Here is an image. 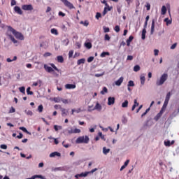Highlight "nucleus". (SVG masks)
Masks as SVG:
<instances>
[{
  "label": "nucleus",
  "instance_id": "nucleus-38",
  "mask_svg": "<svg viewBox=\"0 0 179 179\" xmlns=\"http://www.w3.org/2000/svg\"><path fill=\"white\" fill-rule=\"evenodd\" d=\"M81 131L80 129H74L73 131H71V133L73 134H80Z\"/></svg>",
  "mask_w": 179,
  "mask_h": 179
},
{
  "label": "nucleus",
  "instance_id": "nucleus-2",
  "mask_svg": "<svg viewBox=\"0 0 179 179\" xmlns=\"http://www.w3.org/2000/svg\"><path fill=\"white\" fill-rule=\"evenodd\" d=\"M169 75L167 73H164L160 78L156 82L157 86H162L167 80Z\"/></svg>",
  "mask_w": 179,
  "mask_h": 179
},
{
  "label": "nucleus",
  "instance_id": "nucleus-45",
  "mask_svg": "<svg viewBox=\"0 0 179 179\" xmlns=\"http://www.w3.org/2000/svg\"><path fill=\"white\" fill-rule=\"evenodd\" d=\"M31 88L30 87H29L27 89V94H30L31 96L33 94V92L30 91Z\"/></svg>",
  "mask_w": 179,
  "mask_h": 179
},
{
  "label": "nucleus",
  "instance_id": "nucleus-47",
  "mask_svg": "<svg viewBox=\"0 0 179 179\" xmlns=\"http://www.w3.org/2000/svg\"><path fill=\"white\" fill-rule=\"evenodd\" d=\"M43 105H40V106L38 107V110L39 111V113H43Z\"/></svg>",
  "mask_w": 179,
  "mask_h": 179
},
{
  "label": "nucleus",
  "instance_id": "nucleus-3",
  "mask_svg": "<svg viewBox=\"0 0 179 179\" xmlns=\"http://www.w3.org/2000/svg\"><path fill=\"white\" fill-rule=\"evenodd\" d=\"M170 97H171V92H168L164 102L163 108H166L169 101H170Z\"/></svg>",
  "mask_w": 179,
  "mask_h": 179
},
{
  "label": "nucleus",
  "instance_id": "nucleus-61",
  "mask_svg": "<svg viewBox=\"0 0 179 179\" xmlns=\"http://www.w3.org/2000/svg\"><path fill=\"white\" fill-rule=\"evenodd\" d=\"M154 54L155 56L159 55V50L157 49L154 50Z\"/></svg>",
  "mask_w": 179,
  "mask_h": 179
},
{
  "label": "nucleus",
  "instance_id": "nucleus-25",
  "mask_svg": "<svg viewBox=\"0 0 179 179\" xmlns=\"http://www.w3.org/2000/svg\"><path fill=\"white\" fill-rule=\"evenodd\" d=\"M106 93H108V90L106 87H103V90L101 91V94H106Z\"/></svg>",
  "mask_w": 179,
  "mask_h": 179
},
{
  "label": "nucleus",
  "instance_id": "nucleus-50",
  "mask_svg": "<svg viewBox=\"0 0 179 179\" xmlns=\"http://www.w3.org/2000/svg\"><path fill=\"white\" fill-rule=\"evenodd\" d=\"M15 111H16V109H15V108H13V106H11L10 108L9 113H15Z\"/></svg>",
  "mask_w": 179,
  "mask_h": 179
},
{
  "label": "nucleus",
  "instance_id": "nucleus-28",
  "mask_svg": "<svg viewBox=\"0 0 179 179\" xmlns=\"http://www.w3.org/2000/svg\"><path fill=\"white\" fill-rule=\"evenodd\" d=\"M103 155H107L108 153H110V149H107L106 147H103Z\"/></svg>",
  "mask_w": 179,
  "mask_h": 179
},
{
  "label": "nucleus",
  "instance_id": "nucleus-27",
  "mask_svg": "<svg viewBox=\"0 0 179 179\" xmlns=\"http://www.w3.org/2000/svg\"><path fill=\"white\" fill-rule=\"evenodd\" d=\"M19 90L21 93H22L23 94H26V88L24 87H20L19 88Z\"/></svg>",
  "mask_w": 179,
  "mask_h": 179
},
{
  "label": "nucleus",
  "instance_id": "nucleus-42",
  "mask_svg": "<svg viewBox=\"0 0 179 179\" xmlns=\"http://www.w3.org/2000/svg\"><path fill=\"white\" fill-rule=\"evenodd\" d=\"M94 60V57L91 56V57H88L87 62H89V63L93 62Z\"/></svg>",
  "mask_w": 179,
  "mask_h": 179
},
{
  "label": "nucleus",
  "instance_id": "nucleus-35",
  "mask_svg": "<svg viewBox=\"0 0 179 179\" xmlns=\"http://www.w3.org/2000/svg\"><path fill=\"white\" fill-rule=\"evenodd\" d=\"M17 59V57L15 56L13 59H10V58H7L6 61L7 62H13V61H16Z\"/></svg>",
  "mask_w": 179,
  "mask_h": 179
},
{
  "label": "nucleus",
  "instance_id": "nucleus-1",
  "mask_svg": "<svg viewBox=\"0 0 179 179\" xmlns=\"http://www.w3.org/2000/svg\"><path fill=\"white\" fill-rule=\"evenodd\" d=\"M90 141V138H89V136H83L78 137L76 139V143H89Z\"/></svg>",
  "mask_w": 179,
  "mask_h": 179
},
{
  "label": "nucleus",
  "instance_id": "nucleus-30",
  "mask_svg": "<svg viewBox=\"0 0 179 179\" xmlns=\"http://www.w3.org/2000/svg\"><path fill=\"white\" fill-rule=\"evenodd\" d=\"M128 87H134L135 86V83L132 80H129L127 85Z\"/></svg>",
  "mask_w": 179,
  "mask_h": 179
},
{
  "label": "nucleus",
  "instance_id": "nucleus-52",
  "mask_svg": "<svg viewBox=\"0 0 179 179\" xmlns=\"http://www.w3.org/2000/svg\"><path fill=\"white\" fill-rule=\"evenodd\" d=\"M100 17H101V13H96V19L99 20V19H100Z\"/></svg>",
  "mask_w": 179,
  "mask_h": 179
},
{
  "label": "nucleus",
  "instance_id": "nucleus-9",
  "mask_svg": "<svg viewBox=\"0 0 179 179\" xmlns=\"http://www.w3.org/2000/svg\"><path fill=\"white\" fill-rule=\"evenodd\" d=\"M44 69L46 71V72H48L49 73H51V72H54V69L48 66V65L47 64H44Z\"/></svg>",
  "mask_w": 179,
  "mask_h": 179
},
{
  "label": "nucleus",
  "instance_id": "nucleus-19",
  "mask_svg": "<svg viewBox=\"0 0 179 179\" xmlns=\"http://www.w3.org/2000/svg\"><path fill=\"white\" fill-rule=\"evenodd\" d=\"M50 33H52V34H55V36H58V30L55 28L51 29Z\"/></svg>",
  "mask_w": 179,
  "mask_h": 179
},
{
  "label": "nucleus",
  "instance_id": "nucleus-31",
  "mask_svg": "<svg viewBox=\"0 0 179 179\" xmlns=\"http://www.w3.org/2000/svg\"><path fill=\"white\" fill-rule=\"evenodd\" d=\"M41 80H38L37 82L33 83L32 86H38V85H41Z\"/></svg>",
  "mask_w": 179,
  "mask_h": 179
},
{
  "label": "nucleus",
  "instance_id": "nucleus-8",
  "mask_svg": "<svg viewBox=\"0 0 179 179\" xmlns=\"http://www.w3.org/2000/svg\"><path fill=\"white\" fill-rule=\"evenodd\" d=\"M90 174V172H85V173H81L80 174H76L75 176L76 178H79V177H87Z\"/></svg>",
  "mask_w": 179,
  "mask_h": 179
},
{
  "label": "nucleus",
  "instance_id": "nucleus-6",
  "mask_svg": "<svg viewBox=\"0 0 179 179\" xmlns=\"http://www.w3.org/2000/svg\"><path fill=\"white\" fill-rule=\"evenodd\" d=\"M23 10H33V6L31 4H24L22 6Z\"/></svg>",
  "mask_w": 179,
  "mask_h": 179
},
{
  "label": "nucleus",
  "instance_id": "nucleus-20",
  "mask_svg": "<svg viewBox=\"0 0 179 179\" xmlns=\"http://www.w3.org/2000/svg\"><path fill=\"white\" fill-rule=\"evenodd\" d=\"M85 62H86V59H80L78 60L77 62V65H81V64H85Z\"/></svg>",
  "mask_w": 179,
  "mask_h": 179
},
{
  "label": "nucleus",
  "instance_id": "nucleus-13",
  "mask_svg": "<svg viewBox=\"0 0 179 179\" xmlns=\"http://www.w3.org/2000/svg\"><path fill=\"white\" fill-rule=\"evenodd\" d=\"M155 19H152V24H151V31L150 34H153L155 33Z\"/></svg>",
  "mask_w": 179,
  "mask_h": 179
},
{
  "label": "nucleus",
  "instance_id": "nucleus-63",
  "mask_svg": "<svg viewBox=\"0 0 179 179\" xmlns=\"http://www.w3.org/2000/svg\"><path fill=\"white\" fill-rule=\"evenodd\" d=\"M17 138L18 139H22L23 138V134L22 133H20L18 136H17Z\"/></svg>",
  "mask_w": 179,
  "mask_h": 179
},
{
  "label": "nucleus",
  "instance_id": "nucleus-32",
  "mask_svg": "<svg viewBox=\"0 0 179 179\" xmlns=\"http://www.w3.org/2000/svg\"><path fill=\"white\" fill-rule=\"evenodd\" d=\"M134 72H138V71H141V66L139 65H136L134 67Z\"/></svg>",
  "mask_w": 179,
  "mask_h": 179
},
{
  "label": "nucleus",
  "instance_id": "nucleus-36",
  "mask_svg": "<svg viewBox=\"0 0 179 179\" xmlns=\"http://www.w3.org/2000/svg\"><path fill=\"white\" fill-rule=\"evenodd\" d=\"M50 66H52V69H55V71H57V72H59V69L55 66L54 64H50Z\"/></svg>",
  "mask_w": 179,
  "mask_h": 179
},
{
  "label": "nucleus",
  "instance_id": "nucleus-17",
  "mask_svg": "<svg viewBox=\"0 0 179 179\" xmlns=\"http://www.w3.org/2000/svg\"><path fill=\"white\" fill-rule=\"evenodd\" d=\"M84 45L85 48H87V50H90V48H92V43H90V42L85 43Z\"/></svg>",
  "mask_w": 179,
  "mask_h": 179
},
{
  "label": "nucleus",
  "instance_id": "nucleus-64",
  "mask_svg": "<svg viewBox=\"0 0 179 179\" xmlns=\"http://www.w3.org/2000/svg\"><path fill=\"white\" fill-rule=\"evenodd\" d=\"M59 16H62L64 17V16H65V13H64L62 11H59Z\"/></svg>",
  "mask_w": 179,
  "mask_h": 179
},
{
  "label": "nucleus",
  "instance_id": "nucleus-22",
  "mask_svg": "<svg viewBox=\"0 0 179 179\" xmlns=\"http://www.w3.org/2000/svg\"><path fill=\"white\" fill-rule=\"evenodd\" d=\"M166 12H167V8H166V6H163L162 7V10H161L162 15H164L165 13H166Z\"/></svg>",
  "mask_w": 179,
  "mask_h": 179
},
{
  "label": "nucleus",
  "instance_id": "nucleus-23",
  "mask_svg": "<svg viewBox=\"0 0 179 179\" xmlns=\"http://www.w3.org/2000/svg\"><path fill=\"white\" fill-rule=\"evenodd\" d=\"M128 100H125L122 103V108H127L128 107Z\"/></svg>",
  "mask_w": 179,
  "mask_h": 179
},
{
  "label": "nucleus",
  "instance_id": "nucleus-34",
  "mask_svg": "<svg viewBox=\"0 0 179 179\" xmlns=\"http://www.w3.org/2000/svg\"><path fill=\"white\" fill-rule=\"evenodd\" d=\"M162 117V115L159 113H157V115L154 117L155 121H159L160 118Z\"/></svg>",
  "mask_w": 179,
  "mask_h": 179
},
{
  "label": "nucleus",
  "instance_id": "nucleus-29",
  "mask_svg": "<svg viewBox=\"0 0 179 179\" xmlns=\"http://www.w3.org/2000/svg\"><path fill=\"white\" fill-rule=\"evenodd\" d=\"M140 80H141V85H145V80H146V79L144 76H141L140 77Z\"/></svg>",
  "mask_w": 179,
  "mask_h": 179
},
{
  "label": "nucleus",
  "instance_id": "nucleus-18",
  "mask_svg": "<svg viewBox=\"0 0 179 179\" xmlns=\"http://www.w3.org/2000/svg\"><path fill=\"white\" fill-rule=\"evenodd\" d=\"M141 38L142 40H145L146 38V29H145L142 31Z\"/></svg>",
  "mask_w": 179,
  "mask_h": 179
},
{
  "label": "nucleus",
  "instance_id": "nucleus-60",
  "mask_svg": "<svg viewBox=\"0 0 179 179\" xmlns=\"http://www.w3.org/2000/svg\"><path fill=\"white\" fill-rule=\"evenodd\" d=\"M165 146H170V141H164Z\"/></svg>",
  "mask_w": 179,
  "mask_h": 179
},
{
  "label": "nucleus",
  "instance_id": "nucleus-24",
  "mask_svg": "<svg viewBox=\"0 0 179 179\" xmlns=\"http://www.w3.org/2000/svg\"><path fill=\"white\" fill-rule=\"evenodd\" d=\"M20 129L21 131H23V132H26V134H28L29 135H31V134L30 132H29V131H27V129H26V127H20Z\"/></svg>",
  "mask_w": 179,
  "mask_h": 179
},
{
  "label": "nucleus",
  "instance_id": "nucleus-57",
  "mask_svg": "<svg viewBox=\"0 0 179 179\" xmlns=\"http://www.w3.org/2000/svg\"><path fill=\"white\" fill-rule=\"evenodd\" d=\"M164 110H166V108L162 107V108L159 111V114H160L161 115H163V113H164Z\"/></svg>",
  "mask_w": 179,
  "mask_h": 179
},
{
  "label": "nucleus",
  "instance_id": "nucleus-44",
  "mask_svg": "<svg viewBox=\"0 0 179 179\" xmlns=\"http://www.w3.org/2000/svg\"><path fill=\"white\" fill-rule=\"evenodd\" d=\"M54 129H55V131H58V129H62V126L55 125Z\"/></svg>",
  "mask_w": 179,
  "mask_h": 179
},
{
  "label": "nucleus",
  "instance_id": "nucleus-39",
  "mask_svg": "<svg viewBox=\"0 0 179 179\" xmlns=\"http://www.w3.org/2000/svg\"><path fill=\"white\" fill-rule=\"evenodd\" d=\"M103 30L104 33H109L110 32V28L107 27H103Z\"/></svg>",
  "mask_w": 179,
  "mask_h": 179
},
{
  "label": "nucleus",
  "instance_id": "nucleus-58",
  "mask_svg": "<svg viewBox=\"0 0 179 179\" xmlns=\"http://www.w3.org/2000/svg\"><path fill=\"white\" fill-rule=\"evenodd\" d=\"M145 7L147 8V10H150V3H147Z\"/></svg>",
  "mask_w": 179,
  "mask_h": 179
},
{
  "label": "nucleus",
  "instance_id": "nucleus-26",
  "mask_svg": "<svg viewBox=\"0 0 179 179\" xmlns=\"http://www.w3.org/2000/svg\"><path fill=\"white\" fill-rule=\"evenodd\" d=\"M80 24H83V26H85V27H87L89 26V21L85 20V21H81Z\"/></svg>",
  "mask_w": 179,
  "mask_h": 179
},
{
  "label": "nucleus",
  "instance_id": "nucleus-33",
  "mask_svg": "<svg viewBox=\"0 0 179 179\" xmlns=\"http://www.w3.org/2000/svg\"><path fill=\"white\" fill-rule=\"evenodd\" d=\"M106 55H110V52H103L101 54L100 57H101V58H104V57H106Z\"/></svg>",
  "mask_w": 179,
  "mask_h": 179
},
{
  "label": "nucleus",
  "instance_id": "nucleus-41",
  "mask_svg": "<svg viewBox=\"0 0 179 179\" xmlns=\"http://www.w3.org/2000/svg\"><path fill=\"white\" fill-rule=\"evenodd\" d=\"M62 117H65V115H67L65 108H62Z\"/></svg>",
  "mask_w": 179,
  "mask_h": 179
},
{
  "label": "nucleus",
  "instance_id": "nucleus-12",
  "mask_svg": "<svg viewBox=\"0 0 179 179\" xmlns=\"http://www.w3.org/2000/svg\"><path fill=\"white\" fill-rule=\"evenodd\" d=\"M122 82H124V77H120L117 81H115L116 86H121Z\"/></svg>",
  "mask_w": 179,
  "mask_h": 179
},
{
  "label": "nucleus",
  "instance_id": "nucleus-11",
  "mask_svg": "<svg viewBox=\"0 0 179 179\" xmlns=\"http://www.w3.org/2000/svg\"><path fill=\"white\" fill-rule=\"evenodd\" d=\"M65 88L66 89H69V90H71V89H76V85H75V84H66L65 85Z\"/></svg>",
  "mask_w": 179,
  "mask_h": 179
},
{
  "label": "nucleus",
  "instance_id": "nucleus-7",
  "mask_svg": "<svg viewBox=\"0 0 179 179\" xmlns=\"http://www.w3.org/2000/svg\"><path fill=\"white\" fill-rule=\"evenodd\" d=\"M115 103V97H108V106H113Z\"/></svg>",
  "mask_w": 179,
  "mask_h": 179
},
{
  "label": "nucleus",
  "instance_id": "nucleus-15",
  "mask_svg": "<svg viewBox=\"0 0 179 179\" xmlns=\"http://www.w3.org/2000/svg\"><path fill=\"white\" fill-rule=\"evenodd\" d=\"M132 40H134V36H130L126 41L127 47H129L131 45V42L132 41Z\"/></svg>",
  "mask_w": 179,
  "mask_h": 179
},
{
  "label": "nucleus",
  "instance_id": "nucleus-62",
  "mask_svg": "<svg viewBox=\"0 0 179 179\" xmlns=\"http://www.w3.org/2000/svg\"><path fill=\"white\" fill-rule=\"evenodd\" d=\"M176 47H177V43H173V44L171 46V50H174V48H176Z\"/></svg>",
  "mask_w": 179,
  "mask_h": 179
},
{
  "label": "nucleus",
  "instance_id": "nucleus-53",
  "mask_svg": "<svg viewBox=\"0 0 179 179\" xmlns=\"http://www.w3.org/2000/svg\"><path fill=\"white\" fill-rule=\"evenodd\" d=\"M61 101H62V103H64V104H68V103H69V101H68V99H61Z\"/></svg>",
  "mask_w": 179,
  "mask_h": 179
},
{
  "label": "nucleus",
  "instance_id": "nucleus-55",
  "mask_svg": "<svg viewBox=\"0 0 179 179\" xmlns=\"http://www.w3.org/2000/svg\"><path fill=\"white\" fill-rule=\"evenodd\" d=\"M127 59V61H132V59H134V57L131 55H128Z\"/></svg>",
  "mask_w": 179,
  "mask_h": 179
},
{
  "label": "nucleus",
  "instance_id": "nucleus-46",
  "mask_svg": "<svg viewBox=\"0 0 179 179\" xmlns=\"http://www.w3.org/2000/svg\"><path fill=\"white\" fill-rule=\"evenodd\" d=\"M122 124H127L128 122V120L127 119V117H123L122 119Z\"/></svg>",
  "mask_w": 179,
  "mask_h": 179
},
{
  "label": "nucleus",
  "instance_id": "nucleus-40",
  "mask_svg": "<svg viewBox=\"0 0 179 179\" xmlns=\"http://www.w3.org/2000/svg\"><path fill=\"white\" fill-rule=\"evenodd\" d=\"M114 30H115V31H116V33H120V26L116 25V26L114 27Z\"/></svg>",
  "mask_w": 179,
  "mask_h": 179
},
{
  "label": "nucleus",
  "instance_id": "nucleus-56",
  "mask_svg": "<svg viewBox=\"0 0 179 179\" xmlns=\"http://www.w3.org/2000/svg\"><path fill=\"white\" fill-rule=\"evenodd\" d=\"M72 113L73 114L74 113H80V109H78V110H75V109H72Z\"/></svg>",
  "mask_w": 179,
  "mask_h": 179
},
{
  "label": "nucleus",
  "instance_id": "nucleus-37",
  "mask_svg": "<svg viewBox=\"0 0 179 179\" xmlns=\"http://www.w3.org/2000/svg\"><path fill=\"white\" fill-rule=\"evenodd\" d=\"M164 21L166 23V26L171 24V20H170L169 18H165Z\"/></svg>",
  "mask_w": 179,
  "mask_h": 179
},
{
  "label": "nucleus",
  "instance_id": "nucleus-54",
  "mask_svg": "<svg viewBox=\"0 0 179 179\" xmlns=\"http://www.w3.org/2000/svg\"><path fill=\"white\" fill-rule=\"evenodd\" d=\"M110 38H111L110 37V36H108V34L105 35V40H106L107 41H110Z\"/></svg>",
  "mask_w": 179,
  "mask_h": 179
},
{
  "label": "nucleus",
  "instance_id": "nucleus-10",
  "mask_svg": "<svg viewBox=\"0 0 179 179\" xmlns=\"http://www.w3.org/2000/svg\"><path fill=\"white\" fill-rule=\"evenodd\" d=\"M14 10L16 12V13H18V15H23V11H22V9H20V7L15 6L14 7Z\"/></svg>",
  "mask_w": 179,
  "mask_h": 179
},
{
  "label": "nucleus",
  "instance_id": "nucleus-5",
  "mask_svg": "<svg viewBox=\"0 0 179 179\" xmlns=\"http://www.w3.org/2000/svg\"><path fill=\"white\" fill-rule=\"evenodd\" d=\"M13 34L16 38H18V40H24V36H23V34L20 32H17L14 30Z\"/></svg>",
  "mask_w": 179,
  "mask_h": 179
},
{
  "label": "nucleus",
  "instance_id": "nucleus-51",
  "mask_svg": "<svg viewBox=\"0 0 179 179\" xmlns=\"http://www.w3.org/2000/svg\"><path fill=\"white\" fill-rule=\"evenodd\" d=\"M27 115H33V112L31 110H25Z\"/></svg>",
  "mask_w": 179,
  "mask_h": 179
},
{
  "label": "nucleus",
  "instance_id": "nucleus-14",
  "mask_svg": "<svg viewBox=\"0 0 179 179\" xmlns=\"http://www.w3.org/2000/svg\"><path fill=\"white\" fill-rule=\"evenodd\" d=\"M55 156H57L58 157H60L61 153L58 152H54L50 154V157H55Z\"/></svg>",
  "mask_w": 179,
  "mask_h": 179
},
{
  "label": "nucleus",
  "instance_id": "nucleus-4",
  "mask_svg": "<svg viewBox=\"0 0 179 179\" xmlns=\"http://www.w3.org/2000/svg\"><path fill=\"white\" fill-rule=\"evenodd\" d=\"M63 3H64L65 6L69 8V9H75V6L72 3L69 2L68 0H60Z\"/></svg>",
  "mask_w": 179,
  "mask_h": 179
},
{
  "label": "nucleus",
  "instance_id": "nucleus-43",
  "mask_svg": "<svg viewBox=\"0 0 179 179\" xmlns=\"http://www.w3.org/2000/svg\"><path fill=\"white\" fill-rule=\"evenodd\" d=\"M149 111H150V108H148V109H146V110L145 111V113H143L141 115V117H145V115H146L148 114V113H149Z\"/></svg>",
  "mask_w": 179,
  "mask_h": 179
},
{
  "label": "nucleus",
  "instance_id": "nucleus-16",
  "mask_svg": "<svg viewBox=\"0 0 179 179\" xmlns=\"http://www.w3.org/2000/svg\"><path fill=\"white\" fill-rule=\"evenodd\" d=\"M102 108L103 107L100 105V103H99V102H97L94 108V110H97V111H100L101 110H102Z\"/></svg>",
  "mask_w": 179,
  "mask_h": 179
},
{
  "label": "nucleus",
  "instance_id": "nucleus-49",
  "mask_svg": "<svg viewBox=\"0 0 179 179\" xmlns=\"http://www.w3.org/2000/svg\"><path fill=\"white\" fill-rule=\"evenodd\" d=\"M0 148H1V149L6 150V149H8V145H5V144H1V145H0Z\"/></svg>",
  "mask_w": 179,
  "mask_h": 179
},
{
  "label": "nucleus",
  "instance_id": "nucleus-21",
  "mask_svg": "<svg viewBox=\"0 0 179 179\" xmlns=\"http://www.w3.org/2000/svg\"><path fill=\"white\" fill-rule=\"evenodd\" d=\"M57 62L62 64L64 62V57L62 56H57Z\"/></svg>",
  "mask_w": 179,
  "mask_h": 179
},
{
  "label": "nucleus",
  "instance_id": "nucleus-48",
  "mask_svg": "<svg viewBox=\"0 0 179 179\" xmlns=\"http://www.w3.org/2000/svg\"><path fill=\"white\" fill-rule=\"evenodd\" d=\"M73 57V50H70L69 52V58H72Z\"/></svg>",
  "mask_w": 179,
  "mask_h": 179
},
{
  "label": "nucleus",
  "instance_id": "nucleus-59",
  "mask_svg": "<svg viewBox=\"0 0 179 179\" xmlns=\"http://www.w3.org/2000/svg\"><path fill=\"white\" fill-rule=\"evenodd\" d=\"M43 57H51V53L50 52H45L44 55H43Z\"/></svg>",
  "mask_w": 179,
  "mask_h": 179
}]
</instances>
